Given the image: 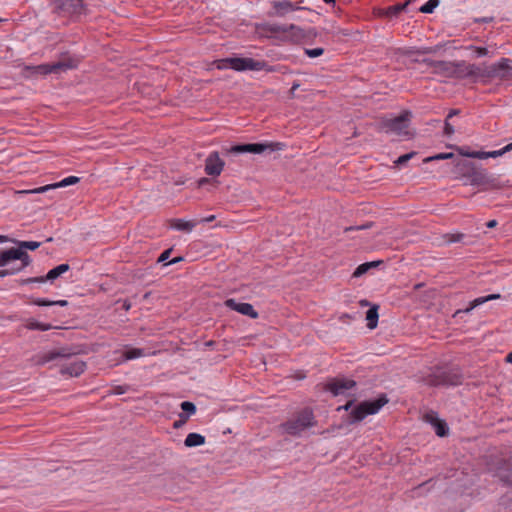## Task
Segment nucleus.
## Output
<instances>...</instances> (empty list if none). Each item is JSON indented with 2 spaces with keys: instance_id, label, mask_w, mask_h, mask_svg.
I'll use <instances>...</instances> for the list:
<instances>
[{
  "instance_id": "nucleus-1",
  "label": "nucleus",
  "mask_w": 512,
  "mask_h": 512,
  "mask_svg": "<svg viewBox=\"0 0 512 512\" xmlns=\"http://www.w3.org/2000/svg\"><path fill=\"white\" fill-rule=\"evenodd\" d=\"M423 381L430 387H455L463 383L464 375L457 365L435 366Z\"/></svg>"
},
{
  "instance_id": "nucleus-2",
  "label": "nucleus",
  "mask_w": 512,
  "mask_h": 512,
  "mask_svg": "<svg viewBox=\"0 0 512 512\" xmlns=\"http://www.w3.org/2000/svg\"><path fill=\"white\" fill-rule=\"evenodd\" d=\"M76 58L68 57L54 63H44L36 66L26 65L23 68V76L26 78H37L48 74H59L69 69H74L78 65Z\"/></svg>"
},
{
  "instance_id": "nucleus-3",
  "label": "nucleus",
  "mask_w": 512,
  "mask_h": 512,
  "mask_svg": "<svg viewBox=\"0 0 512 512\" xmlns=\"http://www.w3.org/2000/svg\"><path fill=\"white\" fill-rule=\"evenodd\" d=\"M316 425L314 413L310 408H304L297 412L291 419L280 425L284 433L291 436H298L304 430Z\"/></svg>"
},
{
  "instance_id": "nucleus-4",
  "label": "nucleus",
  "mask_w": 512,
  "mask_h": 512,
  "mask_svg": "<svg viewBox=\"0 0 512 512\" xmlns=\"http://www.w3.org/2000/svg\"><path fill=\"white\" fill-rule=\"evenodd\" d=\"M388 403L386 394H380L372 400H365L356 405L348 415V424H355L362 421L366 416L376 414L385 404Z\"/></svg>"
},
{
  "instance_id": "nucleus-5",
  "label": "nucleus",
  "mask_w": 512,
  "mask_h": 512,
  "mask_svg": "<svg viewBox=\"0 0 512 512\" xmlns=\"http://www.w3.org/2000/svg\"><path fill=\"white\" fill-rule=\"evenodd\" d=\"M283 144L279 142H257V143H238L232 145L230 148L225 149L226 154H264L272 153L276 150H281Z\"/></svg>"
},
{
  "instance_id": "nucleus-6",
  "label": "nucleus",
  "mask_w": 512,
  "mask_h": 512,
  "mask_svg": "<svg viewBox=\"0 0 512 512\" xmlns=\"http://www.w3.org/2000/svg\"><path fill=\"white\" fill-rule=\"evenodd\" d=\"M464 177L468 179L473 186H482L485 188H500L499 178L488 173L484 168L474 166L469 163L467 170L464 173Z\"/></svg>"
},
{
  "instance_id": "nucleus-7",
  "label": "nucleus",
  "mask_w": 512,
  "mask_h": 512,
  "mask_svg": "<svg viewBox=\"0 0 512 512\" xmlns=\"http://www.w3.org/2000/svg\"><path fill=\"white\" fill-rule=\"evenodd\" d=\"M230 69L235 71H266V72H275L276 69L274 66L268 64V62L262 60H255L253 58L247 57H231Z\"/></svg>"
},
{
  "instance_id": "nucleus-8",
  "label": "nucleus",
  "mask_w": 512,
  "mask_h": 512,
  "mask_svg": "<svg viewBox=\"0 0 512 512\" xmlns=\"http://www.w3.org/2000/svg\"><path fill=\"white\" fill-rule=\"evenodd\" d=\"M411 112L408 110L403 111L400 115L394 118H386L382 121V128L386 132H392L397 135H408V127L411 120Z\"/></svg>"
},
{
  "instance_id": "nucleus-9",
  "label": "nucleus",
  "mask_w": 512,
  "mask_h": 512,
  "mask_svg": "<svg viewBox=\"0 0 512 512\" xmlns=\"http://www.w3.org/2000/svg\"><path fill=\"white\" fill-rule=\"evenodd\" d=\"M54 11L63 17H74L82 14L84 0H52Z\"/></svg>"
},
{
  "instance_id": "nucleus-10",
  "label": "nucleus",
  "mask_w": 512,
  "mask_h": 512,
  "mask_svg": "<svg viewBox=\"0 0 512 512\" xmlns=\"http://www.w3.org/2000/svg\"><path fill=\"white\" fill-rule=\"evenodd\" d=\"M81 349L79 346H65L54 349L36 356L37 365H45L58 358H70L71 356L80 354Z\"/></svg>"
},
{
  "instance_id": "nucleus-11",
  "label": "nucleus",
  "mask_w": 512,
  "mask_h": 512,
  "mask_svg": "<svg viewBox=\"0 0 512 512\" xmlns=\"http://www.w3.org/2000/svg\"><path fill=\"white\" fill-rule=\"evenodd\" d=\"M511 70V60L509 58H501L499 62L482 69V77L506 80L511 76Z\"/></svg>"
},
{
  "instance_id": "nucleus-12",
  "label": "nucleus",
  "mask_w": 512,
  "mask_h": 512,
  "mask_svg": "<svg viewBox=\"0 0 512 512\" xmlns=\"http://www.w3.org/2000/svg\"><path fill=\"white\" fill-rule=\"evenodd\" d=\"M268 31L273 34H281L285 38H289L294 42H299L308 37L306 31L299 26L272 24L268 26Z\"/></svg>"
},
{
  "instance_id": "nucleus-13",
  "label": "nucleus",
  "mask_w": 512,
  "mask_h": 512,
  "mask_svg": "<svg viewBox=\"0 0 512 512\" xmlns=\"http://www.w3.org/2000/svg\"><path fill=\"white\" fill-rule=\"evenodd\" d=\"M356 386V382L345 377L331 378L325 384V390L329 391L333 396L345 395L348 390Z\"/></svg>"
},
{
  "instance_id": "nucleus-14",
  "label": "nucleus",
  "mask_w": 512,
  "mask_h": 512,
  "mask_svg": "<svg viewBox=\"0 0 512 512\" xmlns=\"http://www.w3.org/2000/svg\"><path fill=\"white\" fill-rule=\"evenodd\" d=\"M492 469L500 481L509 485L512 480V457L509 459H499Z\"/></svg>"
},
{
  "instance_id": "nucleus-15",
  "label": "nucleus",
  "mask_w": 512,
  "mask_h": 512,
  "mask_svg": "<svg viewBox=\"0 0 512 512\" xmlns=\"http://www.w3.org/2000/svg\"><path fill=\"white\" fill-rule=\"evenodd\" d=\"M224 161L217 151L211 152L205 160V172L207 175L216 177L221 174L224 168Z\"/></svg>"
},
{
  "instance_id": "nucleus-16",
  "label": "nucleus",
  "mask_w": 512,
  "mask_h": 512,
  "mask_svg": "<svg viewBox=\"0 0 512 512\" xmlns=\"http://www.w3.org/2000/svg\"><path fill=\"white\" fill-rule=\"evenodd\" d=\"M413 2V0H406L404 3H397L395 5L385 8H375L374 14L377 17L382 18H396L400 13L405 12L407 7Z\"/></svg>"
},
{
  "instance_id": "nucleus-17",
  "label": "nucleus",
  "mask_w": 512,
  "mask_h": 512,
  "mask_svg": "<svg viewBox=\"0 0 512 512\" xmlns=\"http://www.w3.org/2000/svg\"><path fill=\"white\" fill-rule=\"evenodd\" d=\"M225 306L233 311H236L244 316H248L251 319H257L259 314L250 303L237 302L233 298H229L225 301Z\"/></svg>"
},
{
  "instance_id": "nucleus-18",
  "label": "nucleus",
  "mask_w": 512,
  "mask_h": 512,
  "mask_svg": "<svg viewBox=\"0 0 512 512\" xmlns=\"http://www.w3.org/2000/svg\"><path fill=\"white\" fill-rule=\"evenodd\" d=\"M425 420L433 426L437 436L446 437L449 434V427L447 423L444 420L439 419L436 412L430 411L426 413Z\"/></svg>"
},
{
  "instance_id": "nucleus-19",
  "label": "nucleus",
  "mask_w": 512,
  "mask_h": 512,
  "mask_svg": "<svg viewBox=\"0 0 512 512\" xmlns=\"http://www.w3.org/2000/svg\"><path fill=\"white\" fill-rule=\"evenodd\" d=\"M86 368V362L81 360H74L70 363L63 364L60 367L59 372L62 376L78 377L86 370Z\"/></svg>"
},
{
  "instance_id": "nucleus-20",
  "label": "nucleus",
  "mask_w": 512,
  "mask_h": 512,
  "mask_svg": "<svg viewBox=\"0 0 512 512\" xmlns=\"http://www.w3.org/2000/svg\"><path fill=\"white\" fill-rule=\"evenodd\" d=\"M272 7L273 12H269L270 16H280L283 17L287 13L296 11V10H303L304 8L293 4L290 0H283V1H272Z\"/></svg>"
},
{
  "instance_id": "nucleus-21",
  "label": "nucleus",
  "mask_w": 512,
  "mask_h": 512,
  "mask_svg": "<svg viewBox=\"0 0 512 512\" xmlns=\"http://www.w3.org/2000/svg\"><path fill=\"white\" fill-rule=\"evenodd\" d=\"M422 62L433 67L437 72L442 73L444 76L454 77L456 67L455 62L442 60L436 61L431 59H424Z\"/></svg>"
},
{
  "instance_id": "nucleus-22",
  "label": "nucleus",
  "mask_w": 512,
  "mask_h": 512,
  "mask_svg": "<svg viewBox=\"0 0 512 512\" xmlns=\"http://www.w3.org/2000/svg\"><path fill=\"white\" fill-rule=\"evenodd\" d=\"M4 242H12V243L16 244L19 247V249H21L22 251H26V250L34 251L41 246V242L21 241V240L11 239L8 236L0 235V243H4Z\"/></svg>"
},
{
  "instance_id": "nucleus-23",
  "label": "nucleus",
  "mask_w": 512,
  "mask_h": 512,
  "mask_svg": "<svg viewBox=\"0 0 512 512\" xmlns=\"http://www.w3.org/2000/svg\"><path fill=\"white\" fill-rule=\"evenodd\" d=\"M19 247H11L9 249L0 250V267L7 266L10 262L18 260L20 256Z\"/></svg>"
},
{
  "instance_id": "nucleus-24",
  "label": "nucleus",
  "mask_w": 512,
  "mask_h": 512,
  "mask_svg": "<svg viewBox=\"0 0 512 512\" xmlns=\"http://www.w3.org/2000/svg\"><path fill=\"white\" fill-rule=\"evenodd\" d=\"M500 298H501L500 294H489L487 296L478 297V298L474 299L472 302H470L469 306L466 309L458 310L456 312V314L461 313V312L468 313L479 305H482L488 301L500 299Z\"/></svg>"
},
{
  "instance_id": "nucleus-25",
  "label": "nucleus",
  "mask_w": 512,
  "mask_h": 512,
  "mask_svg": "<svg viewBox=\"0 0 512 512\" xmlns=\"http://www.w3.org/2000/svg\"><path fill=\"white\" fill-rule=\"evenodd\" d=\"M170 225L176 230L191 232L197 223L195 221H186L183 219H172L170 221Z\"/></svg>"
},
{
  "instance_id": "nucleus-26",
  "label": "nucleus",
  "mask_w": 512,
  "mask_h": 512,
  "mask_svg": "<svg viewBox=\"0 0 512 512\" xmlns=\"http://www.w3.org/2000/svg\"><path fill=\"white\" fill-rule=\"evenodd\" d=\"M70 266L67 263L60 264L51 270L48 271L46 274V279H49V282L55 281L57 278H59L61 275L69 271Z\"/></svg>"
},
{
  "instance_id": "nucleus-27",
  "label": "nucleus",
  "mask_w": 512,
  "mask_h": 512,
  "mask_svg": "<svg viewBox=\"0 0 512 512\" xmlns=\"http://www.w3.org/2000/svg\"><path fill=\"white\" fill-rule=\"evenodd\" d=\"M378 306L373 305L366 311L367 327L369 329H375L378 324Z\"/></svg>"
},
{
  "instance_id": "nucleus-28",
  "label": "nucleus",
  "mask_w": 512,
  "mask_h": 512,
  "mask_svg": "<svg viewBox=\"0 0 512 512\" xmlns=\"http://www.w3.org/2000/svg\"><path fill=\"white\" fill-rule=\"evenodd\" d=\"M203 444H205V437L199 433H189L184 440L186 447H197Z\"/></svg>"
},
{
  "instance_id": "nucleus-29",
  "label": "nucleus",
  "mask_w": 512,
  "mask_h": 512,
  "mask_svg": "<svg viewBox=\"0 0 512 512\" xmlns=\"http://www.w3.org/2000/svg\"><path fill=\"white\" fill-rule=\"evenodd\" d=\"M460 67L466 69V72H464L465 77H482V68L476 64H467L464 61H460Z\"/></svg>"
},
{
  "instance_id": "nucleus-30",
  "label": "nucleus",
  "mask_w": 512,
  "mask_h": 512,
  "mask_svg": "<svg viewBox=\"0 0 512 512\" xmlns=\"http://www.w3.org/2000/svg\"><path fill=\"white\" fill-rule=\"evenodd\" d=\"M26 328L29 330L48 331L52 329L53 326L49 323H42L34 319H29L26 323Z\"/></svg>"
},
{
  "instance_id": "nucleus-31",
  "label": "nucleus",
  "mask_w": 512,
  "mask_h": 512,
  "mask_svg": "<svg viewBox=\"0 0 512 512\" xmlns=\"http://www.w3.org/2000/svg\"><path fill=\"white\" fill-rule=\"evenodd\" d=\"M437 51H438V46L424 47V48H409L404 52V54L407 56H410L412 54L424 55V54L436 53Z\"/></svg>"
},
{
  "instance_id": "nucleus-32",
  "label": "nucleus",
  "mask_w": 512,
  "mask_h": 512,
  "mask_svg": "<svg viewBox=\"0 0 512 512\" xmlns=\"http://www.w3.org/2000/svg\"><path fill=\"white\" fill-rule=\"evenodd\" d=\"M144 355H145L144 349H141V348H127L123 352V357L125 360H133V359L142 357Z\"/></svg>"
},
{
  "instance_id": "nucleus-33",
  "label": "nucleus",
  "mask_w": 512,
  "mask_h": 512,
  "mask_svg": "<svg viewBox=\"0 0 512 512\" xmlns=\"http://www.w3.org/2000/svg\"><path fill=\"white\" fill-rule=\"evenodd\" d=\"M440 0H428L420 8L419 12L423 14H431L439 6Z\"/></svg>"
},
{
  "instance_id": "nucleus-34",
  "label": "nucleus",
  "mask_w": 512,
  "mask_h": 512,
  "mask_svg": "<svg viewBox=\"0 0 512 512\" xmlns=\"http://www.w3.org/2000/svg\"><path fill=\"white\" fill-rule=\"evenodd\" d=\"M18 260L21 261V264L18 267H14V269H19V272L22 271L24 268L28 267L32 262V259L27 253V251L22 250H20V256Z\"/></svg>"
},
{
  "instance_id": "nucleus-35",
  "label": "nucleus",
  "mask_w": 512,
  "mask_h": 512,
  "mask_svg": "<svg viewBox=\"0 0 512 512\" xmlns=\"http://www.w3.org/2000/svg\"><path fill=\"white\" fill-rule=\"evenodd\" d=\"M460 155L475 159H487L485 151H471V153H464V147H457Z\"/></svg>"
},
{
  "instance_id": "nucleus-36",
  "label": "nucleus",
  "mask_w": 512,
  "mask_h": 512,
  "mask_svg": "<svg viewBox=\"0 0 512 512\" xmlns=\"http://www.w3.org/2000/svg\"><path fill=\"white\" fill-rule=\"evenodd\" d=\"M180 407L182 409V413H184V415H188V418L196 413V406L193 402L183 401L180 404Z\"/></svg>"
},
{
  "instance_id": "nucleus-37",
  "label": "nucleus",
  "mask_w": 512,
  "mask_h": 512,
  "mask_svg": "<svg viewBox=\"0 0 512 512\" xmlns=\"http://www.w3.org/2000/svg\"><path fill=\"white\" fill-rule=\"evenodd\" d=\"M80 181L79 177L69 176L61 180L60 182L54 183L55 188L67 187L69 185H74Z\"/></svg>"
},
{
  "instance_id": "nucleus-38",
  "label": "nucleus",
  "mask_w": 512,
  "mask_h": 512,
  "mask_svg": "<svg viewBox=\"0 0 512 512\" xmlns=\"http://www.w3.org/2000/svg\"><path fill=\"white\" fill-rule=\"evenodd\" d=\"M454 157V154L452 152H448V153H439V154H436L434 156H431V157H427L424 162H430V161H435V160H446V159H451Z\"/></svg>"
},
{
  "instance_id": "nucleus-39",
  "label": "nucleus",
  "mask_w": 512,
  "mask_h": 512,
  "mask_svg": "<svg viewBox=\"0 0 512 512\" xmlns=\"http://www.w3.org/2000/svg\"><path fill=\"white\" fill-rule=\"evenodd\" d=\"M370 270V267L368 266L367 262L360 264L353 272V277H361L364 274H366Z\"/></svg>"
},
{
  "instance_id": "nucleus-40",
  "label": "nucleus",
  "mask_w": 512,
  "mask_h": 512,
  "mask_svg": "<svg viewBox=\"0 0 512 512\" xmlns=\"http://www.w3.org/2000/svg\"><path fill=\"white\" fill-rule=\"evenodd\" d=\"M373 226V222H366L362 225H355V226H349L344 229L345 233L351 232V231H360V230H366Z\"/></svg>"
},
{
  "instance_id": "nucleus-41",
  "label": "nucleus",
  "mask_w": 512,
  "mask_h": 512,
  "mask_svg": "<svg viewBox=\"0 0 512 512\" xmlns=\"http://www.w3.org/2000/svg\"><path fill=\"white\" fill-rule=\"evenodd\" d=\"M47 281H49V279H46V275H45V276L30 277V278L23 279V280H21V284L26 285V284H30V283H45Z\"/></svg>"
},
{
  "instance_id": "nucleus-42",
  "label": "nucleus",
  "mask_w": 512,
  "mask_h": 512,
  "mask_svg": "<svg viewBox=\"0 0 512 512\" xmlns=\"http://www.w3.org/2000/svg\"><path fill=\"white\" fill-rule=\"evenodd\" d=\"M416 155L415 152H410V153H406V154H403L401 156H399L397 158V160L395 161V164L397 166H401V165H404L406 164L412 157H414Z\"/></svg>"
},
{
  "instance_id": "nucleus-43",
  "label": "nucleus",
  "mask_w": 512,
  "mask_h": 512,
  "mask_svg": "<svg viewBox=\"0 0 512 512\" xmlns=\"http://www.w3.org/2000/svg\"><path fill=\"white\" fill-rule=\"evenodd\" d=\"M324 53V49L321 47L305 49V54L310 58H316Z\"/></svg>"
},
{
  "instance_id": "nucleus-44",
  "label": "nucleus",
  "mask_w": 512,
  "mask_h": 512,
  "mask_svg": "<svg viewBox=\"0 0 512 512\" xmlns=\"http://www.w3.org/2000/svg\"><path fill=\"white\" fill-rule=\"evenodd\" d=\"M450 120L451 119L446 117L444 121V135L447 137H450L455 132L454 126L451 124Z\"/></svg>"
},
{
  "instance_id": "nucleus-45",
  "label": "nucleus",
  "mask_w": 512,
  "mask_h": 512,
  "mask_svg": "<svg viewBox=\"0 0 512 512\" xmlns=\"http://www.w3.org/2000/svg\"><path fill=\"white\" fill-rule=\"evenodd\" d=\"M468 49L473 50L476 54V57H484V56H487L489 53L487 48H485V47H478V46L471 45L468 47Z\"/></svg>"
},
{
  "instance_id": "nucleus-46",
  "label": "nucleus",
  "mask_w": 512,
  "mask_h": 512,
  "mask_svg": "<svg viewBox=\"0 0 512 512\" xmlns=\"http://www.w3.org/2000/svg\"><path fill=\"white\" fill-rule=\"evenodd\" d=\"M129 388H130L129 385H116L112 388L110 393L114 394V395H122V394L126 393L129 390Z\"/></svg>"
},
{
  "instance_id": "nucleus-47",
  "label": "nucleus",
  "mask_w": 512,
  "mask_h": 512,
  "mask_svg": "<svg viewBox=\"0 0 512 512\" xmlns=\"http://www.w3.org/2000/svg\"><path fill=\"white\" fill-rule=\"evenodd\" d=\"M231 61V57H227V58H223V59H219L216 61V68L219 69V70H224V69H228L230 68V62Z\"/></svg>"
},
{
  "instance_id": "nucleus-48",
  "label": "nucleus",
  "mask_w": 512,
  "mask_h": 512,
  "mask_svg": "<svg viewBox=\"0 0 512 512\" xmlns=\"http://www.w3.org/2000/svg\"><path fill=\"white\" fill-rule=\"evenodd\" d=\"M464 238V234L457 233V234H446L445 239L448 243H456L460 242Z\"/></svg>"
},
{
  "instance_id": "nucleus-49",
  "label": "nucleus",
  "mask_w": 512,
  "mask_h": 512,
  "mask_svg": "<svg viewBox=\"0 0 512 512\" xmlns=\"http://www.w3.org/2000/svg\"><path fill=\"white\" fill-rule=\"evenodd\" d=\"M32 304L36 306H53L54 301L46 299V298H35L31 302Z\"/></svg>"
},
{
  "instance_id": "nucleus-50",
  "label": "nucleus",
  "mask_w": 512,
  "mask_h": 512,
  "mask_svg": "<svg viewBox=\"0 0 512 512\" xmlns=\"http://www.w3.org/2000/svg\"><path fill=\"white\" fill-rule=\"evenodd\" d=\"M51 189H56L54 184L45 185V186H42V187L30 190L28 192L29 193H44V192H46L48 190H51Z\"/></svg>"
},
{
  "instance_id": "nucleus-51",
  "label": "nucleus",
  "mask_w": 512,
  "mask_h": 512,
  "mask_svg": "<svg viewBox=\"0 0 512 512\" xmlns=\"http://www.w3.org/2000/svg\"><path fill=\"white\" fill-rule=\"evenodd\" d=\"M171 252H172V248H169V249L164 250V251L160 254V256L158 257L157 262H158V263H162V262H165L166 260H168V259H169V257H170Z\"/></svg>"
},
{
  "instance_id": "nucleus-52",
  "label": "nucleus",
  "mask_w": 512,
  "mask_h": 512,
  "mask_svg": "<svg viewBox=\"0 0 512 512\" xmlns=\"http://www.w3.org/2000/svg\"><path fill=\"white\" fill-rule=\"evenodd\" d=\"M455 63H456V67H455L454 77L464 78L465 77L464 72H466V69L464 67H460V62H455Z\"/></svg>"
},
{
  "instance_id": "nucleus-53",
  "label": "nucleus",
  "mask_w": 512,
  "mask_h": 512,
  "mask_svg": "<svg viewBox=\"0 0 512 512\" xmlns=\"http://www.w3.org/2000/svg\"><path fill=\"white\" fill-rule=\"evenodd\" d=\"M18 272H19V269H14V267H12L10 269H2V270H0V277L3 278L6 276H9V275H14V274H17Z\"/></svg>"
},
{
  "instance_id": "nucleus-54",
  "label": "nucleus",
  "mask_w": 512,
  "mask_h": 512,
  "mask_svg": "<svg viewBox=\"0 0 512 512\" xmlns=\"http://www.w3.org/2000/svg\"><path fill=\"white\" fill-rule=\"evenodd\" d=\"M179 417L180 419L178 421H175L173 424L174 428L181 427L188 420V415H184V413H180Z\"/></svg>"
},
{
  "instance_id": "nucleus-55",
  "label": "nucleus",
  "mask_w": 512,
  "mask_h": 512,
  "mask_svg": "<svg viewBox=\"0 0 512 512\" xmlns=\"http://www.w3.org/2000/svg\"><path fill=\"white\" fill-rule=\"evenodd\" d=\"M502 155H504V151L502 149L494 150V151H487L485 154V156H487V158H497Z\"/></svg>"
},
{
  "instance_id": "nucleus-56",
  "label": "nucleus",
  "mask_w": 512,
  "mask_h": 512,
  "mask_svg": "<svg viewBox=\"0 0 512 512\" xmlns=\"http://www.w3.org/2000/svg\"><path fill=\"white\" fill-rule=\"evenodd\" d=\"M212 183V179H209V178H200L198 181H197V185L198 187H204L205 185L207 184H211Z\"/></svg>"
},
{
  "instance_id": "nucleus-57",
  "label": "nucleus",
  "mask_w": 512,
  "mask_h": 512,
  "mask_svg": "<svg viewBox=\"0 0 512 512\" xmlns=\"http://www.w3.org/2000/svg\"><path fill=\"white\" fill-rule=\"evenodd\" d=\"M384 261L383 260H376V261H370V262H367L368 266L370 267V269L372 268H376L378 267L379 265L383 264Z\"/></svg>"
},
{
  "instance_id": "nucleus-58",
  "label": "nucleus",
  "mask_w": 512,
  "mask_h": 512,
  "mask_svg": "<svg viewBox=\"0 0 512 512\" xmlns=\"http://www.w3.org/2000/svg\"><path fill=\"white\" fill-rule=\"evenodd\" d=\"M460 114V110L459 109H452L450 110V112L448 113V115L446 116L448 119H452L454 116Z\"/></svg>"
},
{
  "instance_id": "nucleus-59",
  "label": "nucleus",
  "mask_w": 512,
  "mask_h": 512,
  "mask_svg": "<svg viewBox=\"0 0 512 512\" xmlns=\"http://www.w3.org/2000/svg\"><path fill=\"white\" fill-rule=\"evenodd\" d=\"M354 403V400H350L348 401L345 405L341 406L338 408V410H341V409H344V410H348L351 408V406L353 405Z\"/></svg>"
},
{
  "instance_id": "nucleus-60",
  "label": "nucleus",
  "mask_w": 512,
  "mask_h": 512,
  "mask_svg": "<svg viewBox=\"0 0 512 512\" xmlns=\"http://www.w3.org/2000/svg\"><path fill=\"white\" fill-rule=\"evenodd\" d=\"M497 221L495 219H492V220H489L487 223H486V226L488 228H494L497 226Z\"/></svg>"
},
{
  "instance_id": "nucleus-61",
  "label": "nucleus",
  "mask_w": 512,
  "mask_h": 512,
  "mask_svg": "<svg viewBox=\"0 0 512 512\" xmlns=\"http://www.w3.org/2000/svg\"><path fill=\"white\" fill-rule=\"evenodd\" d=\"M54 305L64 307V306L68 305V301L67 300H57V301H54Z\"/></svg>"
},
{
  "instance_id": "nucleus-62",
  "label": "nucleus",
  "mask_w": 512,
  "mask_h": 512,
  "mask_svg": "<svg viewBox=\"0 0 512 512\" xmlns=\"http://www.w3.org/2000/svg\"><path fill=\"white\" fill-rule=\"evenodd\" d=\"M122 307L125 311H128L131 308V303L128 300H124Z\"/></svg>"
},
{
  "instance_id": "nucleus-63",
  "label": "nucleus",
  "mask_w": 512,
  "mask_h": 512,
  "mask_svg": "<svg viewBox=\"0 0 512 512\" xmlns=\"http://www.w3.org/2000/svg\"><path fill=\"white\" fill-rule=\"evenodd\" d=\"M300 87V84L298 82H294L292 84V87L290 89V92L293 94L298 88Z\"/></svg>"
},
{
  "instance_id": "nucleus-64",
  "label": "nucleus",
  "mask_w": 512,
  "mask_h": 512,
  "mask_svg": "<svg viewBox=\"0 0 512 512\" xmlns=\"http://www.w3.org/2000/svg\"><path fill=\"white\" fill-rule=\"evenodd\" d=\"M502 150L504 151V154L512 151V142L503 147Z\"/></svg>"
}]
</instances>
